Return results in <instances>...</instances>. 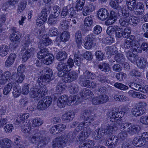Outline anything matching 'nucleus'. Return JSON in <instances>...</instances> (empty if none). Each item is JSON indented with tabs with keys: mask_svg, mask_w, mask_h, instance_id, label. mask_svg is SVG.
<instances>
[{
	"mask_svg": "<svg viewBox=\"0 0 148 148\" xmlns=\"http://www.w3.org/2000/svg\"><path fill=\"white\" fill-rule=\"evenodd\" d=\"M42 124V119L39 118H36L33 120L32 122V126L37 127L41 125Z\"/></svg>",
	"mask_w": 148,
	"mask_h": 148,
	"instance_id": "nucleus-52",
	"label": "nucleus"
},
{
	"mask_svg": "<svg viewBox=\"0 0 148 148\" xmlns=\"http://www.w3.org/2000/svg\"><path fill=\"white\" fill-rule=\"evenodd\" d=\"M22 131L24 133H27L30 131L31 127L29 124L25 123L21 127Z\"/></svg>",
	"mask_w": 148,
	"mask_h": 148,
	"instance_id": "nucleus-58",
	"label": "nucleus"
},
{
	"mask_svg": "<svg viewBox=\"0 0 148 148\" xmlns=\"http://www.w3.org/2000/svg\"><path fill=\"white\" fill-rule=\"evenodd\" d=\"M70 24L69 22L68 21H62L60 23L61 27L63 29H66L69 28Z\"/></svg>",
	"mask_w": 148,
	"mask_h": 148,
	"instance_id": "nucleus-64",
	"label": "nucleus"
},
{
	"mask_svg": "<svg viewBox=\"0 0 148 148\" xmlns=\"http://www.w3.org/2000/svg\"><path fill=\"white\" fill-rule=\"evenodd\" d=\"M114 97V99L117 101H125L129 100V98L127 97L119 94L115 95Z\"/></svg>",
	"mask_w": 148,
	"mask_h": 148,
	"instance_id": "nucleus-41",
	"label": "nucleus"
},
{
	"mask_svg": "<svg viewBox=\"0 0 148 148\" xmlns=\"http://www.w3.org/2000/svg\"><path fill=\"white\" fill-rule=\"evenodd\" d=\"M115 60L118 63H121L125 61V58L123 54L121 53H118L115 55Z\"/></svg>",
	"mask_w": 148,
	"mask_h": 148,
	"instance_id": "nucleus-47",
	"label": "nucleus"
},
{
	"mask_svg": "<svg viewBox=\"0 0 148 148\" xmlns=\"http://www.w3.org/2000/svg\"><path fill=\"white\" fill-rule=\"evenodd\" d=\"M40 51L38 52L37 54V56L39 58L43 59L47 57L48 53V50L45 48L42 49L41 48Z\"/></svg>",
	"mask_w": 148,
	"mask_h": 148,
	"instance_id": "nucleus-33",
	"label": "nucleus"
},
{
	"mask_svg": "<svg viewBox=\"0 0 148 148\" xmlns=\"http://www.w3.org/2000/svg\"><path fill=\"white\" fill-rule=\"evenodd\" d=\"M117 16L116 14L113 11H112L110 14L109 19L105 22L106 25H108L113 24L116 20Z\"/></svg>",
	"mask_w": 148,
	"mask_h": 148,
	"instance_id": "nucleus-17",
	"label": "nucleus"
},
{
	"mask_svg": "<svg viewBox=\"0 0 148 148\" xmlns=\"http://www.w3.org/2000/svg\"><path fill=\"white\" fill-rule=\"evenodd\" d=\"M68 136L66 135L61 136L54 139L52 143L53 148H63L68 141Z\"/></svg>",
	"mask_w": 148,
	"mask_h": 148,
	"instance_id": "nucleus-10",
	"label": "nucleus"
},
{
	"mask_svg": "<svg viewBox=\"0 0 148 148\" xmlns=\"http://www.w3.org/2000/svg\"><path fill=\"white\" fill-rule=\"evenodd\" d=\"M67 104L69 106L75 104V102L76 101L77 97L76 95L70 96L68 97L67 95Z\"/></svg>",
	"mask_w": 148,
	"mask_h": 148,
	"instance_id": "nucleus-48",
	"label": "nucleus"
},
{
	"mask_svg": "<svg viewBox=\"0 0 148 148\" xmlns=\"http://www.w3.org/2000/svg\"><path fill=\"white\" fill-rule=\"evenodd\" d=\"M85 2V0H77L75 8L77 11L82 10Z\"/></svg>",
	"mask_w": 148,
	"mask_h": 148,
	"instance_id": "nucleus-37",
	"label": "nucleus"
},
{
	"mask_svg": "<svg viewBox=\"0 0 148 148\" xmlns=\"http://www.w3.org/2000/svg\"><path fill=\"white\" fill-rule=\"evenodd\" d=\"M25 43L24 46L22 49V51H24L26 50L23 53L22 56L23 61L24 62L27 61L30 57L31 56L36 52V51L34 48L31 47L30 49L28 48V45L31 43V41L29 38V36L25 37Z\"/></svg>",
	"mask_w": 148,
	"mask_h": 148,
	"instance_id": "nucleus-5",
	"label": "nucleus"
},
{
	"mask_svg": "<svg viewBox=\"0 0 148 148\" xmlns=\"http://www.w3.org/2000/svg\"><path fill=\"white\" fill-rule=\"evenodd\" d=\"M31 142L36 144L39 141L38 144V147H43L47 143V138L44 131H38L35 133L31 138Z\"/></svg>",
	"mask_w": 148,
	"mask_h": 148,
	"instance_id": "nucleus-3",
	"label": "nucleus"
},
{
	"mask_svg": "<svg viewBox=\"0 0 148 148\" xmlns=\"http://www.w3.org/2000/svg\"><path fill=\"white\" fill-rule=\"evenodd\" d=\"M12 34L10 36L11 42V44L15 47L20 41V37L21 34L17 30L16 27H13L11 29Z\"/></svg>",
	"mask_w": 148,
	"mask_h": 148,
	"instance_id": "nucleus-9",
	"label": "nucleus"
},
{
	"mask_svg": "<svg viewBox=\"0 0 148 148\" xmlns=\"http://www.w3.org/2000/svg\"><path fill=\"white\" fill-rule=\"evenodd\" d=\"M105 134V131L103 128L96 129L92 133V137L94 139L99 140L103 137Z\"/></svg>",
	"mask_w": 148,
	"mask_h": 148,
	"instance_id": "nucleus-15",
	"label": "nucleus"
},
{
	"mask_svg": "<svg viewBox=\"0 0 148 148\" xmlns=\"http://www.w3.org/2000/svg\"><path fill=\"white\" fill-rule=\"evenodd\" d=\"M80 95L83 99L89 100L92 99L94 94L91 90L87 88H84L82 90Z\"/></svg>",
	"mask_w": 148,
	"mask_h": 148,
	"instance_id": "nucleus-14",
	"label": "nucleus"
},
{
	"mask_svg": "<svg viewBox=\"0 0 148 148\" xmlns=\"http://www.w3.org/2000/svg\"><path fill=\"white\" fill-rule=\"evenodd\" d=\"M68 71H60L58 73V75L62 77V80L65 82H69L75 80L78 77L77 73L73 71L67 73Z\"/></svg>",
	"mask_w": 148,
	"mask_h": 148,
	"instance_id": "nucleus-7",
	"label": "nucleus"
},
{
	"mask_svg": "<svg viewBox=\"0 0 148 148\" xmlns=\"http://www.w3.org/2000/svg\"><path fill=\"white\" fill-rule=\"evenodd\" d=\"M129 95L133 97H137L140 99H145L147 98L145 95L139 92H136L133 90H130L128 92Z\"/></svg>",
	"mask_w": 148,
	"mask_h": 148,
	"instance_id": "nucleus-22",
	"label": "nucleus"
},
{
	"mask_svg": "<svg viewBox=\"0 0 148 148\" xmlns=\"http://www.w3.org/2000/svg\"><path fill=\"white\" fill-rule=\"evenodd\" d=\"M67 95H64L58 98L57 104L58 106L60 108H63L67 104Z\"/></svg>",
	"mask_w": 148,
	"mask_h": 148,
	"instance_id": "nucleus-20",
	"label": "nucleus"
},
{
	"mask_svg": "<svg viewBox=\"0 0 148 148\" xmlns=\"http://www.w3.org/2000/svg\"><path fill=\"white\" fill-rule=\"evenodd\" d=\"M131 113L132 115L135 117L138 116L143 114L142 111L140 110L137 106L132 108Z\"/></svg>",
	"mask_w": 148,
	"mask_h": 148,
	"instance_id": "nucleus-38",
	"label": "nucleus"
},
{
	"mask_svg": "<svg viewBox=\"0 0 148 148\" xmlns=\"http://www.w3.org/2000/svg\"><path fill=\"white\" fill-rule=\"evenodd\" d=\"M140 46V43L136 41L135 36L131 35L128 37L125 40L124 44L125 48L128 49L130 48L133 49V51H137V49Z\"/></svg>",
	"mask_w": 148,
	"mask_h": 148,
	"instance_id": "nucleus-6",
	"label": "nucleus"
},
{
	"mask_svg": "<svg viewBox=\"0 0 148 148\" xmlns=\"http://www.w3.org/2000/svg\"><path fill=\"white\" fill-rule=\"evenodd\" d=\"M65 85L62 83L58 84L56 86V91L58 93H61L65 90Z\"/></svg>",
	"mask_w": 148,
	"mask_h": 148,
	"instance_id": "nucleus-57",
	"label": "nucleus"
},
{
	"mask_svg": "<svg viewBox=\"0 0 148 148\" xmlns=\"http://www.w3.org/2000/svg\"><path fill=\"white\" fill-rule=\"evenodd\" d=\"M105 50L106 53L110 55L115 54L118 52V49L114 46L106 47L105 48Z\"/></svg>",
	"mask_w": 148,
	"mask_h": 148,
	"instance_id": "nucleus-30",
	"label": "nucleus"
},
{
	"mask_svg": "<svg viewBox=\"0 0 148 148\" xmlns=\"http://www.w3.org/2000/svg\"><path fill=\"white\" fill-rule=\"evenodd\" d=\"M75 42L77 47L80 48L82 45V37L81 31H78L75 34Z\"/></svg>",
	"mask_w": 148,
	"mask_h": 148,
	"instance_id": "nucleus-23",
	"label": "nucleus"
},
{
	"mask_svg": "<svg viewBox=\"0 0 148 148\" xmlns=\"http://www.w3.org/2000/svg\"><path fill=\"white\" fill-rule=\"evenodd\" d=\"M147 104L145 102H140L138 103V105L137 106L143 112V114L145 112L146 110L147 106Z\"/></svg>",
	"mask_w": 148,
	"mask_h": 148,
	"instance_id": "nucleus-59",
	"label": "nucleus"
},
{
	"mask_svg": "<svg viewBox=\"0 0 148 148\" xmlns=\"http://www.w3.org/2000/svg\"><path fill=\"white\" fill-rule=\"evenodd\" d=\"M13 85L12 83L8 84L5 86L3 90V93L4 95H8L10 92Z\"/></svg>",
	"mask_w": 148,
	"mask_h": 148,
	"instance_id": "nucleus-54",
	"label": "nucleus"
},
{
	"mask_svg": "<svg viewBox=\"0 0 148 148\" xmlns=\"http://www.w3.org/2000/svg\"><path fill=\"white\" fill-rule=\"evenodd\" d=\"M52 42L51 40L49 38H47L43 40L39 45V47L41 48H44L46 46H47L51 44Z\"/></svg>",
	"mask_w": 148,
	"mask_h": 148,
	"instance_id": "nucleus-50",
	"label": "nucleus"
},
{
	"mask_svg": "<svg viewBox=\"0 0 148 148\" xmlns=\"http://www.w3.org/2000/svg\"><path fill=\"white\" fill-rule=\"evenodd\" d=\"M52 99L50 97H46L38 102L37 108L39 110H43L48 107L51 104Z\"/></svg>",
	"mask_w": 148,
	"mask_h": 148,
	"instance_id": "nucleus-12",
	"label": "nucleus"
},
{
	"mask_svg": "<svg viewBox=\"0 0 148 148\" xmlns=\"http://www.w3.org/2000/svg\"><path fill=\"white\" fill-rule=\"evenodd\" d=\"M127 6L129 10H132L136 4V0H126Z\"/></svg>",
	"mask_w": 148,
	"mask_h": 148,
	"instance_id": "nucleus-42",
	"label": "nucleus"
},
{
	"mask_svg": "<svg viewBox=\"0 0 148 148\" xmlns=\"http://www.w3.org/2000/svg\"><path fill=\"white\" fill-rule=\"evenodd\" d=\"M69 11L67 6L64 7L62 9L60 14L62 18H65L69 16Z\"/></svg>",
	"mask_w": 148,
	"mask_h": 148,
	"instance_id": "nucleus-60",
	"label": "nucleus"
},
{
	"mask_svg": "<svg viewBox=\"0 0 148 148\" xmlns=\"http://www.w3.org/2000/svg\"><path fill=\"white\" fill-rule=\"evenodd\" d=\"M67 57V54L64 51L59 52L56 55V59L59 60H63L66 59Z\"/></svg>",
	"mask_w": 148,
	"mask_h": 148,
	"instance_id": "nucleus-34",
	"label": "nucleus"
},
{
	"mask_svg": "<svg viewBox=\"0 0 148 148\" xmlns=\"http://www.w3.org/2000/svg\"><path fill=\"white\" fill-rule=\"evenodd\" d=\"M68 90L71 94L77 93L79 90V88L77 85L73 84L69 87Z\"/></svg>",
	"mask_w": 148,
	"mask_h": 148,
	"instance_id": "nucleus-39",
	"label": "nucleus"
},
{
	"mask_svg": "<svg viewBox=\"0 0 148 148\" xmlns=\"http://www.w3.org/2000/svg\"><path fill=\"white\" fill-rule=\"evenodd\" d=\"M99 68L105 72H108L110 69L109 64L106 63H103L102 64L99 66Z\"/></svg>",
	"mask_w": 148,
	"mask_h": 148,
	"instance_id": "nucleus-55",
	"label": "nucleus"
},
{
	"mask_svg": "<svg viewBox=\"0 0 148 148\" xmlns=\"http://www.w3.org/2000/svg\"><path fill=\"white\" fill-rule=\"evenodd\" d=\"M95 74L88 70H86L84 72L82 75V77L81 78L80 80L81 82H83L84 79H93L95 78Z\"/></svg>",
	"mask_w": 148,
	"mask_h": 148,
	"instance_id": "nucleus-19",
	"label": "nucleus"
},
{
	"mask_svg": "<svg viewBox=\"0 0 148 148\" xmlns=\"http://www.w3.org/2000/svg\"><path fill=\"white\" fill-rule=\"evenodd\" d=\"M4 130L5 132L7 133L11 132L13 130L14 127L12 124H7L4 127Z\"/></svg>",
	"mask_w": 148,
	"mask_h": 148,
	"instance_id": "nucleus-62",
	"label": "nucleus"
},
{
	"mask_svg": "<svg viewBox=\"0 0 148 148\" xmlns=\"http://www.w3.org/2000/svg\"><path fill=\"white\" fill-rule=\"evenodd\" d=\"M121 14L122 15L123 18L125 19H128L129 17L131 16L129 11L124 8L121 9L120 11Z\"/></svg>",
	"mask_w": 148,
	"mask_h": 148,
	"instance_id": "nucleus-45",
	"label": "nucleus"
},
{
	"mask_svg": "<svg viewBox=\"0 0 148 148\" xmlns=\"http://www.w3.org/2000/svg\"><path fill=\"white\" fill-rule=\"evenodd\" d=\"M128 20L129 24H130L134 26L137 25L139 23L140 21L139 18L134 15L130 16Z\"/></svg>",
	"mask_w": 148,
	"mask_h": 148,
	"instance_id": "nucleus-28",
	"label": "nucleus"
},
{
	"mask_svg": "<svg viewBox=\"0 0 148 148\" xmlns=\"http://www.w3.org/2000/svg\"><path fill=\"white\" fill-rule=\"evenodd\" d=\"M10 73L7 71L0 76V85L5 84L8 81L10 77Z\"/></svg>",
	"mask_w": 148,
	"mask_h": 148,
	"instance_id": "nucleus-21",
	"label": "nucleus"
},
{
	"mask_svg": "<svg viewBox=\"0 0 148 148\" xmlns=\"http://www.w3.org/2000/svg\"><path fill=\"white\" fill-rule=\"evenodd\" d=\"M12 144V141L7 138L0 140V147L1 148H10Z\"/></svg>",
	"mask_w": 148,
	"mask_h": 148,
	"instance_id": "nucleus-18",
	"label": "nucleus"
},
{
	"mask_svg": "<svg viewBox=\"0 0 148 148\" xmlns=\"http://www.w3.org/2000/svg\"><path fill=\"white\" fill-rule=\"evenodd\" d=\"M44 75L40 76L38 79V83L39 85H45L48 83L52 79L51 77L53 74L52 70L48 68H46L43 70Z\"/></svg>",
	"mask_w": 148,
	"mask_h": 148,
	"instance_id": "nucleus-8",
	"label": "nucleus"
},
{
	"mask_svg": "<svg viewBox=\"0 0 148 148\" xmlns=\"http://www.w3.org/2000/svg\"><path fill=\"white\" fill-rule=\"evenodd\" d=\"M13 84V91L12 94L15 97L17 98L20 95L21 92V88L18 86H17V84Z\"/></svg>",
	"mask_w": 148,
	"mask_h": 148,
	"instance_id": "nucleus-35",
	"label": "nucleus"
},
{
	"mask_svg": "<svg viewBox=\"0 0 148 148\" xmlns=\"http://www.w3.org/2000/svg\"><path fill=\"white\" fill-rule=\"evenodd\" d=\"M42 87L35 86L32 88L30 90L29 94L31 97L39 98L45 95L47 92V89L45 85Z\"/></svg>",
	"mask_w": 148,
	"mask_h": 148,
	"instance_id": "nucleus-4",
	"label": "nucleus"
},
{
	"mask_svg": "<svg viewBox=\"0 0 148 148\" xmlns=\"http://www.w3.org/2000/svg\"><path fill=\"white\" fill-rule=\"evenodd\" d=\"M119 26L116 25L111 26L108 27L107 29L106 32L109 35H111L115 33Z\"/></svg>",
	"mask_w": 148,
	"mask_h": 148,
	"instance_id": "nucleus-44",
	"label": "nucleus"
},
{
	"mask_svg": "<svg viewBox=\"0 0 148 148\" xmlns=\"http://www.w3.org/2000/svg\"><path fill=\"white\" fill-rule=\"evenodd\" d=\"M141 137L143 141L144 146L146 148H148V132L143 133L142 134Z\"/></svg>",
	"mask_w": 148,
	"mask_h": 148,
	"instance_id": "nucleus-46",
	"label": "nucleus"
},
{
	"mask_svg": "<svg viewBox=\"0 0 148 148\" xmlns=\"http://www.w3.org/2000/svg\"><path fill=\"white\" fill-rule=\"evenodd\" d=\"M84 21V25L86 27H90L92 25L93 23L92 18L90 16L86 18Z\"/></svg>",
	"mask_w": 148,
	"mask_h": 148,
	"instance_id": "nucleus-49",
	"label": "nucleus"
},
{
	"mask_svg": "<svg viewBox=\"0 0 148 148\" xmlns=\"http://www.w3.org/2000/svg\"><path fill=\"white\" fill-rule=\"evenodd\" d=\"M27 3L26 1H23L20 2L18 4L16 10V14L18 15L21 13L25 9Z\"/></svg>",
	"mask_w": 148,
	"mask_h": 148,
	"instance_id": "nucleus-29",
	"label": "nucleus"
},
{
	"mask_svg": "<svg viewBox=\"0 0 148 148\" xmlns=\"http://www.w3.org/2000/svg\"><path fill=\"white\" fill-rule=\"evenodd\" d=\"M9 48L6 45H3L0 47V55L5 56L8 53Z\"/></svg>",
	"mask_w": 148,
	"mask_h": 148,
	"instance_id": "nucleus-36",
	"label": "nucleus"
},
{
	"mask_svg": "<svg viewBox=\"0 0 148 148\" xmlns=\"http://www.w3.org/2000/svg\"><path fill=\"white\" fill-rule=\"evenodd\" d=\"M88 124H86L85 122L80 123L75 129V131L73 133L74 137H76L78 132L82 129V131L78 135V140L79 141H83L88 138L91 132L90 127L88 126Z\"/></svg>",
	"mask_w": 148,
	"mask_h": 148,
	"instance_id": "nucleus-2",
	"label": "nucleus"
},
{
	"mask_svg": "<svg viewBox=\"0 0 148 148\" xmlns=\"http://www.w3.org/2000/svg\"><path fill=\"white\" fill-rule=\"evenodd\" d=\"M67 65L65 63L60 62L57 66V68L58 71H69L71 69V68L74 66L73 60L71 58H69L67 61Z\"/></svg>",
	"mask_w": 148,
	"mask_h": 148,
	"instance_id": "nucleus-13",
	"label": "nucleus"
},
{
	"mask_svg": "<svg viewBox=\"0 0 148 148\" xmlns=\"http://www.w3.org/2000/svg\"><path fill=\"white\" fill-rule=\"evenodd\" d=\"M133 144L134 145H136L137 146L141 147L143 145H144L143 141L142 139L141 138H134L133 140Z\"/></svg>",
	"mask_w": 148,
	"mask_h": 148,
	"instance_id": "nucleus-51",
	"label": "nucleus"
},
{
	"mask_svg": "<svg viewBox=\"0 0 148 148\" xmlns=\"http://www.w3.org/2000/svg\"><path fill=\"white\" fill-rule=\"evenodd\" d=\"M92 114L90 110H84L80 115V118L82 120H84L86 124H92L93 125L97 124V123L92 122L94 120L93 117L92 115Z\"/></svg>",
	"mask_w": 148,
	"mask_h": 148,
	"instance_id": "nucleus-11",
	"label": "nucleus"
},
{
	"mask_svg": "<svg viewBox=\"0 0 148 148\" xmlns=\"http://www.w3.org/2000/svg\"><path fill=\"white\" fill-rule=\"evenodd\" d=\"M131 51H128L126 53V56L129 60L132 63H134L136 60L137 55Z\"/></svg>",
	"mask_w": 148,
	"mask_h": 148,
	"instance_id": "nucleus-26",
	"label": "nucleus"
},
{
	"mask_svg": "<svg viewBox=\"0 0 148 148\" xmlns=\"http://www.w3.org/2000/svg\"><path fill=\"white\" fill-rule=\"evenodd\" d=\"M74 117L73 113L68 112L65 113L62 117V120L65 122H69L73 120Z\"/></svg>",
	"mask_w": 148,
	"mask_h": 148,
	"instance_id": "nucleus-25",
	"label": "nucleus"
},
{
	"mask_svg": "<svg viewBox=\"0 0 148 148\" xmlns=\"http://www.w3.org/2000/svg\"><path fill=\"white\" fill-rule=\"evenodd\" d=\"M129 86L132 88L140 91L141 86V85L134 82L130 83Z\"/></svg>",
	"mask_w": 148,
	"mask_h": 148,
	"instance_id": "nucleus-63",
	"label": "nucleus"
},
{
	"mask_svg": "<svg viewBox=\"0 0 148 148\" xmlns=\"http://www.w3.org/2000/svg\"><path fill=\"white\" fill-rule=\"evenodd\" d=\"M82 84L85 87L92 88H95L97 86V84L96 82L87 80H84Z\"/></svg>",
	"mask_w": 148,
	"mask_h": 148,
	"instance_id": "nucleus-31",
	"label": "nucleus"
},
{
	"mask_svg": "<svg viewBox=\"0 0 148 148\" xmlns=\"http://www.w3.org/2000/svg\"><path fill=\"white\" fill-rule=\"evenodd\" d=\"M126 108H123L122 111H119L118 110H116L113 111L110 114V119L111 121L114 122V125H109L105 128V133L110 134L112 132L117 130L118 126L120 123H122L121 118L123 117L125 113L127 112V109Z\"/></svg>",
	"mask_w": 148,
	"mask_h": 148,
	"instance_id": "nucleus-1",
	"label": "nucleus"
},
{
	"mask_svg": "<svg viewBox=\"0 0 148 148\" xmlns=\"http://www.w3.org/2000/svg\"><path fill=\"white\" fill-rule=\"evenodd\" d=\"M95 145L93 140L88 139L80 144L79 148H91Z\"/></svg>",
	"mask_w": 148,
	"mask_h": 148,
	"instance_id": "nucleus-24",
	"label": "nucleus"
},
{
	"mask_svg": "<svg viewBox=\"0 0 148 148\" xmlns=\"http://www.w3.org/2000/svg\"><path fill=\"white\" fill-rule=\"evenodd\" d=\"M54 57L51 54H49L45 59L43 60V62L45 64L48 65L52 63L53 61Z\"/></svg>",
	"mask_w": 148,
	"mask_h": 148,
	"instance_id": "nucleus-40",
	"label": "nucleus"
},
{
	"mask_svg": "<svg viewBox=\"0 0 148 148\" xmlns=\"http://www.w3.org/2000/svg\"><path fill=\"white\" fill-rule=\"evenodd\" d=\"M146 61L143 57H139L136 61L137 66L140 69H143L146 67Z\"/></svg>",
	"mask_w": 148,
	"mask_h": 148,
	"instance_id": "nucleus-27",
	"label": "nucleus"
},
{
	"mask_svg": "<svg viewBox=\"0 0 148 148\" xmlns=\"http://www.w3.org/2000/svg\"><path fill=\"white\" fill-rule=\"evenodd\" d=\"M47 10L45 9L42 10L41 12L39 14L38 18L39 19L43 22H45L47 20Z\"/></svg>",
	"mask_w": 148,
	"mask_h": 148,
	"instance_id": "nucleus-32",
	"label": "nucleus"
},
{
	"mask_svg": "<svg viewBox=\"0 0 148 148\" xmlns=\"http://www.w3.org/2000/svg\"><path fill=\"white\" fill-rule=\"evenodd\" d=\"M127 75L125 73L122 72L117 73L116 75L117 79L120 81H124Z\"/></svg>",
	"mask_w": 148,
	"mask_h": 148,
	"instance_id": "nucleus-56",
	"label": "nucleus"
},
{
	"mask_svg": "<svg viewBox=\"0 0 148 148\" xmlns=\"http://www.w3.org/2000/svg\"><path fill=\"white\" fill-rule=\"evenodd\" d=\"M69 17L70 18H75L77 16V14L75 10H74V8L73 7H71L69 9Z\"/></svg>",
	"mask_w": 148,
	"mask_h": 148,
	"instance_id": "nucleus-61",
	"label": "nucleus"
},
{
	"mask_svg": "<svg viewBox=\"0 0 148 148\" xmlns=\"http://www.w3.org/2000/svg\"><path fill=\"white\" fill-rule=\"evenodd\" d=\"M114 86L116 88L121 90H126L128 89V86L120 83L116 82L114 84Z\"/></svg>",
	"mask_w": 148,
	"mask_h": 148,
	"instance_id": "nucleus-53",
	"label": "nucleus"
},
{
	"mask_svg": "<svg viewBox=\"0 0 148 148\" xmlns=\"http://www.w3.org/2000/svg\"><path fill=\"white\" fill-rule=\"evenodd\" d=\"M70 36V34L69 32L67 31H64L60 35V38L62 41L65 42L69 40Z\"/></svg>",
	"mask_w": 148,
	"mask_h": 148,
	"instance_id": "nucleus-43",
	"label": "nucleus"
},
{
	"mask_svg": "<svg viewBox=\"0 0 148 148\" xmlns=\"http://www.w3.org/2000/svg\"><path fill=\"white\" fill-rule=\"evenodd\" d=\"M97 15L99 18L101 20L103 21L108 18L109 13L106 9L101 8L98 10Z\"/></svg>",
	"mask_w": 148,
	"mask_h": 148,
	"instance_id": "nucleus-16",
	"label": "nucleus"
}]
</instances>
